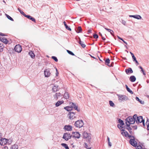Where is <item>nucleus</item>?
Masks as SVG:
<instances>
[{"mask_svg":"<svg viewBox=\"0 0 149 149\" xmlns=\"http://www.w3.org/2000/svg\"><path fill=\"white\" fill-rule=\"evenodd\" d=\"M83 138L88 143H90L91 139V135L90 133H88L84 131L82 133Z\"/></svg>","mask_w":149,"mask_h":149,"instance_id":"f257e3e1","label":"nucleus"},{"mask_svg":"<svg viewBox=\"0 0 149 149\" xmlns=\"http://www.w3.org/2000/svg\"><path fill=\"white\" fill-rule=\"evenodd\" d=\"M134 118L135 119L136 122L137 123H142L143 125L145 126L144 120L143 119L142 116L138 117L136 115H134Z\"/></svg>","mask_w":149,"mask_h":149,"instance_id":"f03ea898","label":"nucleus"},{"mask_svg":"<svg viewBox=\"0 0 149 149\" xmlns=\"http://www.w3.org/2000/svg\"><path fill=\"white\" fill-rule=\"evenodd\" d=\"M84 125L83 121L82 120H79L75 122L74 126L75 127L80 128L82 127Z\"/></svg>","mask_w":149,"mask_h":149,"instance_id":"7ed1b4c3","label":"nucleus"},{"mask_svg":"<svg viewBox=\"0 0 149 149\" xmlns=\"http://www.w3.org/2000/svg\"><path fill=\"white\" fill-rule=\"evenodd\" d=\"M126 121L127 122H126V124L128 127H129L130 124H133L136 121L135 119L134 118V116L133 118L131 117H129L126 119Z\"/></svg>","mask_w":149,"mask_h":149,"instance_id":"20e7f679","label":"nucleus"},{"mask_svg":"<svg viewBox=\"0 0 149 149\" xmlns=\"http://www.w3.org/2000/svg\"><path fill=\"white\" fill-rule=\"evenodd\" d=\"M11 142V140L5 138H2L0 140V144L1 145H4L7 143L10 144Z\"/></svg>","mask_w":149,"mask_h":149,"instance_id":"39448f33","label":"nucleus"},{"mask_svg":"<svg viewBox=\"0 0 149 149\" xmlns=\"http://www.w3.org/2000/svg\"><path fill=\"white\" fill-rule=\"evenodd\" d=\"M117 95L118 96V100L120 102L128 100V97L126 95Z\"/></svg>","mask_w":149,"mask_h":149,"instance_id":"423d86ee","label":"nucleus"},{"mask_svg":"<svg viewBox=\"0 0 149 149\" xmlns=\"http://www.w3.org/2000/svg\"><path fill=\"white\" fill-rule=\"evenodd\" d=\"M72 137V135L68 133H65L63 134V139L66 141H68Z\"/></svg>","mask_w":149,"mask_h":149,"instance_id":"0eeeda50","label":"nucleus"},{"mask_svg":"<svg viewBox=\"0 0 149 149\" xmlns=\"http://www.w3.org/2000/svg\"><path fill=\"white\" fill-rule=\"evenodd\" d=\"M73 106H74V103L72 102H70L69 105L64 107V109L68 111H71L72 110Z\"/></svg>","mask_w":149,"mask_h":149,"instance_id":"6e6552de","label":"nucleus"},{"mask_svg":"<svg viewBox=\"0 0 149 149\" xmlns=\"http://www.w3.org/2000/svg\"><path fill=\"white\" fill-rule=\"evenodd\" d=\"M63 94L61 91H58L56 92L54 95V97L55 99L57 100L58 99L62 97Z\"/></svg>","mask_w":149,"mask_h":149,"instance_id":"1a4fd4ad","label":"nucleus"},{"mask_svg":"<svg viewBox=\"0 0 149 149\" xmlns=\"http://www.w3.org/2000/svg\"><path fill=\"white\" fill-rule=\"evenodd\" d=\"M71 135L73 138L77 139H79L81 137V134L78 132H73Z\"/></svg>","mask_w":149,"mask_h":149,"instance_id":"9d476101","label":"nucleus"},{"mask_svg":"<svg viewBox=\"0 0 149 149\" xmlns=\"http://www.w3.org/2000/svg\"><path fill=\"white\" fill-rule=\"evenodd\" d=\"M121 134L123 136L128 137L129 138H130L131 137V136L129 135L127 132L124 129L121 130Z\"/></svg>","mask_w":149,"mask_h":149,"instance_id":"9b49d317","label":"nucleus"},{"mask_svg":"<svg viewBox=\"0 0 149 149\" xmlns=\"http://www.w3.org/2000/svg\"><path fill=\"white\" fill-rule=\"evenodd\" d=\"M73 127L70 125H66L63 127V129L66 131H71L72 130Z\"/></svg>","mask_w":149,"mask_h":149,"instance_id":"f8f14e48","label":"nucleus"},{"mask_svg":"<svg viewBox=\"0 0 149 149\" xmlns=\"http://www.w3.org/2000/svg\"><path fill=\"white\" fill-rule=\"evenodd\" d=\"M75 113L73 112H69L68 113L69 118L71 120H73L76 118L75 116Z\"/></svg>","mask_w":149,"mask_h":149,"instance_id":"ddd939ff","label":"nucleus"},{"mask_svg":"<svg viewBox=\"0 0 149 149\" xmlns=\"http://www.w3.org/2000/svg\"><path fill=\"white\" fill-rule=\"evenodd\" d=\"M45 76V77H49L51 74L50 71L49 69H46L45 70L44 72Z\"/></svg>","mask_w":149,"mask_h":149,"instance_id":"4468645a","label":"nucleus"},{"mask_svg":"<svg viewBox=\"0 0 149 149\" xmlns=\"http://www.w3.org/2000/svg\"><path fill=\"white\" fill-rule=\"evenodd\" d=\"M133 138H130V143L134 146H136L137 145V143L136 141H135L133 137Z\"/></svg>","mask_w":149,"mask_h":149,"instance_id":"2eb2a0df","label":"nucleus"},{"mask_svg":"<svg viewBox=\"0 0 149 149\" xmlns=\"http://www.w3.org/2000/svg\"><path fill=\"white\" fill-rule=\"evenodd\" d=\"M15 49L16 52H20L22 50V48L20 45H18L15 46Z\"/></svg>","mask_w":149,"mask_h":149,"instance_id":"dca6fc26","label":"nucleus"},{"mask_svg":"<svg viewBox=\"0 0 149 149\" xmlns=\"http://www.w3.org/2000/svg\"><path fill=\"white\" fill-rule=\"evenodd\" d=\"M129 16L130 17H132L137 19H140L142 18V17L140 15H130Z\"/></svg>","mask_w":149,"mask_h":149,"instance_id":"f3484780","label":"nucleus"},{"mask_svg":"<svg viewBox=\"0 0 149 149\" xmlns=\"http://www.w3.org/2000/svg\"><path fill=\"white\" fill-rule=\"evenodd\" d=\"M0 40L5 44H7L8 43V41L7 39L3 37H1L0 38Z\"/></svg>","mask_w":149,"mask_h":149,"instance_id":"a211bd4d","label":"nucleus"},{"mask_svg":"<svg viewBox=\"0 0 149 149\" xmlns=\"http://www.w3.org/2000/svg\"><path fill=\"white\" fill-rule=\"evenodd\" d=\"M64 101L63 100L58 101L55 104V106L56 107H58L63 104Z\"/></svg>","mask_w":149,"mask_h":149,"instance_id":"6ab92c4d","label":"nucleus"},{"mask_svg":"<svg viewBox=\"0 0 149 149\" xmlns=\"http://www.w3.org/2000/svg\"><path fill=\"white\" fill-rule=\"evenodd\" d=\"M73 108H74L78 112H80L81 109L80 108L78 107L76 104L74 103V106H73Z\"/></svg>","mask_w":149,"mask_h":149,"instance_id":"aec40b11","label":"nucleus"},{"mask_svg":"<svg viewBox=\"0 0 149 149\" xmlns=\"http://www.w3.org/2000/svg\"><path fill=\"white\" fill-rule=\"evenodd\" d=\"M110 63V60L109 58H108L105 61V64L106 65H107L110 67L112 66L111 64L109 65Z\"/></svg>","mask_w":149,"mask_h":149,"instance_id":"412c9836","label":"nucleus"},{"mask_svg":"<svg viewBox=\"0 0 149 149\" xmlns=\"http://www.w3.org/2000/svg\"><path fill=\"white\" fill-rule=\"evenodd\" d=\"M61 146L65 149H69V147L67 144L65 143H62L61 144Z\"/></svg>","mask_w":149,"mask_h":149,"instance_id":"4be33fe9","label":"nucleus"},{"mask_svg":"<svg viewBox=\"0 0 149 149\" xmlns=\"http://www.w3.org/2000/svg\"><path fill=\"white\" fill-rule=\"evenodd\" d=\"M4 46L3 43H0V52H2L3 50V48Z\"/></svg>","mask_w":149,"mask_h":149,"instance_id":"5701e85b","label":"nucleus"},{"mask_svg":"<svg viewBox=\"0 0 149 149\" xmlns=\"http://www.w3.org/2000/svg\"><path fill=\"white\" fill-rule=\"evenodd\" d=\"M63 97H64L66 99H68L69 97L68 93L67 92L65 93Z\"/></svg>","mask_w":149,"mask_h":149,"instance_id":"b1692460","label":"nucleus"},{"mask_svg":"<svg viewBox=\"0 0 149 149\" xmlns=\"http://www.w3.org/2000/svg\"><path fill=\"white\" fill-rule=\"evenodd\" d=\"M130 80L132 82H134L136 80V78L134 76H131L130 77Z\"/></svg>","mask_w":149,"mask_h":149,"instance_id":"393cba45","label":"nucleus"},{"mask_svg":"<svg viewBox=\"0 0 149 149\" xmlns=\"http://www.w3.org/2000/svg\"><path fill=\"white\" fill-rule=\"evenodd\" d=\"M136 99L137 101H139L141 104H143L144 103V102L143 101H142L140 99L137 97H136Z\"/></svg>","mask_w":149,"mask_h":149,"instance_id":"a878e982","label":"nucleus"},{"mask_svg":"<svg viewBox=\"0 0 149 149\" xmlns=\"http://www.w3.org/2000/svg\"><path fill=\"white\" fill-rule=\"evenodd\" d=\"M57 87L55 86H54L52 87V91L53 92H55L56 91H57Z\"/></svg>","mask_w":149,"mask_h":149,"instance_id":"bb28decb","label":"nucleus"},{"mask_svg":"<svg viewBox=\"0 0 149 149\" xmlns=\"http://www.w3.org/2000/svg\"><path fill=\"white\" fill-rule=\"evenodd\" d=\"M126 72L127 74H128V73L129 72H130L131 73H132L133 72L132 69L130 68H129L128 69L126 70Z\"/></svg>","mask_w":149,"mask_h":149,"instance_id":"cd10ccee","label":"nucleus"},{"mask_svg":"<svg viewBox=\"0 0 149 149\" xmlns=\"http://www.w3.org/2000/svg\"><path fill=\"white\" fill-rule=\"evenodd\" d=\"M29 54L32 58H34L35 57L34 54L32 51H30L29 52Z\"/></svg>","mask_w":149,"mask_h":149,"instance_id":"c85d7f7f","label":"nucleus"},{"mask_svg":"<svg viewBox=\"0 0 149 149\" xmlns=\"http://www.w3.org/2000/svg\"><path fill=\"white\" fill-rule=\"evenodd\" d=\"M125 86L126 87L127 91L131 94H133V92L126 85Z\"/></svg>","mask_w":149,"mask_h":149,"instance_id":"c756f323","label":"nucleus"},{"mask_svg":"<svg viewBox=\"0 0 149 149\" xmlns=\"http://www.w3.org/2000/svg\"><path fill=\"white\" fill-rule=\"evenodd\" d=\"M82 31V29L81 27L79 26L78 27L77 29V30L76 31L77 33H79L81 32Z\"/></svg>","mask_w":149,"mask_h":149,"instance_id":"7c9ffc66","label":"nucleus"},{"mask_svg":"<svg viewBox=\"0 0 149 149\" xmlns=\"http://www.w3.org/2000/svg\"><path fill=\"white\" fill-rule=\"evenodd\" d=\"M18 146L17 145H14L12 146L11 147V149H18Z\"/></svg>","mask_w":149,"mask_h":149,"instance_id":"2f4dec72","label":"nucleus"},{"mask_svg":"<svg viewBox=\"0 0 149 149\" xmlns=\"http://www.w3.org/2000/svg\"><path fill=\"white\" fill-rule=\"evenodd\" d=\"M79 43L84 48L86 47V45L84 44V43L81 41H80Z\"/></svg>","mask_w":149,"mask_h":149,"instance_id":"473e14b6","label":"nucleus"},{"mask_svg":"<svg viewBox=\"0 0 149 149\" xmlns=\"http://www.w3.org/2000/svg\"><path fill=\"white\" fill-rule=\"evenodd\" d=\"M118 127L121 130L123 129V128H124V127L122 125H121V124H120V123L118 125Z\"/></svg>","mask_w":149,"mask_h":149,"instance_id":"72a5a7b5","label":"nucleus"},{"mask_svg":"<svg viewBox=\"0 0 149 149\" xmlns=\"http://www.w3.org/2000/svg\"><path fill=\"white\" fill-rule=\"evenodd\" d=\"M119 122L120 124H121V125H122L124 127L125 124L124 123H123V121L121 120H119Z\"/></svg>","mask_w":149,"mask_h":149,"instance_id":"f704fd0d","label":"nucleus"},{"mask_svg":"<svg viewBox=\"0 0 149 149\" xmlns=\"http://www.w3.org/2000/svg\"><path fill=\"white\" fill-rule=\"evenodd\" d=\"M109 104L110 106L112 107H114L115 105L114 103L111 101H109Z\"/></svg>","mask_w":149,"mask_h":149,"instance_id":"c9c22d12","label":"nucleus"},{"mask_svg":"<svg viewBox=\"0 0 149 149\" xmlns=\"http://www.w3.org/2000/svg\"><path fill=\"white\" fill-rule=\"evenodd\" d=\"M6 15L8 19H9L10 20L12 21H13V19L12 17H11L10 16H9V15L6 14Z\"/></svg>","mask_w":149,"mask_h":149,"instance_id":"e433bc0d","label":"nucleus"},{"mask_svg":"<svg viewBox=\"0 0 149 149\" xmlns=\"http://www.w3.org/2000/svg\"><path fill=\"white\" fill-rule=\"evenodd\" d=\"M105 29H106V30H107L108 31L110 32V33L112 35H113V31L112 30H111L110 29H106V28H105Z\"/></svg>","mask_w":149,"mask_h":149,"instance_id":"4c0bfd02","label":"nucleus"},{"mask_svg":"<svg viewBox=\"0 0 149 149\" xmlns=\"http://www.w3.org/2000/svg\"><path fill=\"white\" fill-rule=\"evenodd\" d=\"M67 52L70 54L72 55H74V54L71 51H70L68 50H67Z\"/></svg>","mask_w":149,"mask_h":149,"instance_id":"58836bf2","label":"nucleus"},{"mask_svg":"<svg viewBox=\"0 0 149 149\" xmlns=\"http://www.w3.org/2000/svg\"><path fill=\"white\" fill-rule=\"evenodd\" d=\"M18 10L20 12V13L21 14L23 15L24 16H25V15H26L23 12V11H22L21 10H20V9H19V8L18 9Z\"/></svg>","mask_w":149,"mask_h":149,"instance_id":"ea45409f","label":"nucleus"},{"mask_svg":"<svg viewBox=\"0 0 149 149\" xmlns=\"http://www.w3.org/2000/svg\"><path fill=\"white\" fill-rule=\"evenodd\" d=\"M52 58L55 61H58V59L57 58L54 56H53L52 57Z\"/></svg>","mask_w":149,"mask_h":149,"instance_id":"a19ab883","label":"nucleus"},{"mask_svg":"<svg viewBox=\"0 0 149 149\" xmlns=\"http://www.w3.org/2000/svg\"><path fill=\"white\" fill-rule=\"evenodd\" d=\"M98 35L96 34H94L93 35V37L95 38H98Z\"/></svg>","mask_w":149,"mask_h":149,"instance_id":"79ce46f5","label":"nucleus"},{"mask_svg":"<svg viewBox=\"0 0 149 149\" xmlns=\"http://www.w3.org/2000/svg\"><path fill=\"white\" fill-rule=\"evenodd\" d=\"M25 16L29 19H30L32 17L31 16L29 15H25Z\"/></svg>","mask_w":149,"mask_h":149,"instance_id":"37998d69","label":"nucleus"},{"mask_svg":"<svg viewBox=\"0 0 149 149\" xmlns=\"http://www.w3.org/2000/svg\"><path fill=\"white\" fill-rule=\"evenodd\" d=\"M108 144L109 146L111 147V142L109 141V138H108Z\"/></svg>","mask_w":149,"mask_h":149,"instance_id":"c03bdc74","label":"nucleus"},{"mask_svg":"<svg viewBox=\"0 0 149 149\" xmlns=\"http://www.w3.org/2000/svg\"><path fill=\"white\" fill-rule=\"evenodd\" d=\"M65 27L67 29H68L70 31H71V29L69 27H68L67 25L66 26H65Z\"/></svg>","mask_w":149,"mask_h":149,"instance_id":"a18cd8bd","label":"nucleus"},{"mask_svg":"<svg viewBox=\"0 0 149 149\" xmlns=\"http://www.w3.org/2000/svg\"><path fill=\"white\" fill-rule=\"evenodd\" d=\"M85 147L87 148V149H91V148H88V145L86 143H85Z\"/></svg>","mask_w":149,"mask_h":149,"instance_id":"49530a36","label":"nucleus"},{"mask_svg":"<svg viewBox=\"0 0 149 149\" xmlns=\"http://www.w3.org/2000/svg\"><path fill=\"white\" fill-rule=\"evenodd\" d=\"M56 76H58V72L57 71V70L56 68Z\"/></svg>","mask_w":149,"mask_h":149,"instance_id":"de8ad7c7","label":"nucleus"},{"mask_svg":"<svg viewBox=\"0 0 149 149\" xmlns=\"http://www.w3.org/2000/svg\"><path fill=\"white\" fill-rule=\"evenodd\" d=\"M142 147L140 146H138L136 147V149H141Z\"/></svg>","mask_w":149,"mask_h":149,"instance_id":"09e8293b","label":"nucleus"},{"mask_svg":"<svg viewBox=\"0 0 149 149\" xmlns=\"http://www.w3.org/2000/svg\"><path fill=\"white\" fill-rule=\"evenodd\" d=\"M30 19L31 20L33 21L34 22H35V19H34V18H33L32 17H31Z\"/></svg>","mask_w":149,"mask_h":149,"instance_id":"8fccbe9b","label":"nucleus"},{"mask_svg":"<svg viewBox=\"0 0 149 149\" xmlns=\"http://www.w3.org/2000/svg\"><path fill=\"white\" fill-rule=\"evenodd\" d=\"M149 123V119H147V121L146 123V125H148Z\"/></svg>","mask_w":149,"mask_h":149,"instance_id":"3c124183","label":"nucleus"},{"mask_svg":"<svg viewBox=\"0 0 149 149\" xmlns=\"http://www.w3.org/2000/svg\"><path fill=\"white\" fill-rule=\"evenodd\" d=\"M132 57L133 59V61H136V57H135V56H133V57Z\"/></svg>","mask_w":149,"mask_h":149,"instance_id":"603ef678","label":"nucleus"},{"mask_svg":"<svg viewBox=\"0 0 149 149\" xmlns=\"http://www.w3.org/2000/svg\"><path fill=\"white\" fill-rule=\"evenodd\" d=\"M135 61V62L136 63V65H138L139 64V63L137 61V60H136V61Z\"/></svg>","mask_w":149,"mask_h":149,"instance_id":"864d4df0","label":"nucleus"},{"mask_svg":"<svg viewBox=\"0 0 149 149\" xmlns=\"http://www.w3.org/2000/svg\"><path fill=\"white\" fill-rule=\"evenodd\" d=\"M130 53L131 54L132 57L134 56V54L132 53L131 52H130Z\"/></svg>","mask_w":149,"mask_h":149,"instance_id":"5fc2aeb1","label":"nucleus"},{"mask_svg":"<svg viewBox=\"0 0 149 149\" xmlns=\"http://www.w3.org/2000/svg\"><path fill=\"white\" fill-rule=\"evenodd\" d=\"M8 148L7 147V146H5L3 148V149H8Z\"/></svg>","mask_w":149,"mask_h":149,"instance_id":"6e6d98bb","label":"nucleus"},{"mask_svg":"<svg viewBox=\"0 0 149 149\" xmlns=\"http://www.w3.org/2000/svg\"><path fill=\"white\" fill-rule=\"evenodd\" d=\"M126 22L125 21H123L122 23L124 24V25H125V24H126Z\"/></svg>","mask_w":149,"mask_h":149,"instance_id":"4d7b16f0","label":"nucleus"},{"mask_svg":"<svg viewBox=\"0 0 149 149\" xmlns=\"http://www.w3.org/2000/svg\"><path fill=\"white\" fill-rule=\"evenodd\" d=\"M147 129L148 130H149V123L148 125H147Z\"/></svg>","mask_w":149,"mask_h":149,"instance_id":"13d9d810","label":"nucleus"},{"mask_svg":"<svg viewBox=\"0 0 149 149\" xmlns=\"http://www.w3.org/2000/svg\"><path fill=\"white\" fill-rule=\"evenodd\" d=\"M118 38L119 39H120L121 40H123L122 38H120V37H119V36H118Z\"/></svg>","mask_w":149,"mask_h":149,"instance_id":"bf43d9fd","label":"nucleus"},{"mask_svg":"<svg viewBox=\"0 0 149 149\" xmlns=\"http://www.w3.org/2000/svg\"><path fill=\"white\" fill-rule=\"evenodd\" d=\"M124 42V43H125V44H127V43L125 42V41L123 40H122Z\"/></svg>","mask_w":149,"mask_h":149,"instance_id":"052dcab7","label":"nucleus"},{"mask_svg":"<svg viewBox=\"0 0 149 149\" xmlns=\"http://www.w3.org/2000/svg\"><path fill=\"white\" fill-rule=\"evenodd\" d=\"M63 23H64V25L65 26H66V25H67L66 24V23H65V22H63Z\"/></svg>","mask_w":149,"mask_h":149,"instance_id":"680f3d73","label":"nucleus"},{"mask_svg":"<svg viewBox=\"0 0 149 149\" xmlns=\"http://www.w3.org/2000/svg\"><path fill=\"white\" fill-rule=\"evenodd\" d=\"M139 68H140L141 69V70H142V69H143L141 67V66L139 67Z\"/></svg>","mask_w":149,"mask_h":149,"instance_id":"e2e57ef3","label":"nucleus"},{"mask_svg":"<svg viewBox=\"0 0 149 149\" xmlns=\"http://www.w3.org/2000/svg\"><path fill=\"white\" fill-rule=\"evenodd\" d=\"M139 68H140L141 69V70H142V69H143L141 67V66L139 67Z\"/></svg>","mask_w":149,"mask_h":149,"instance_id":"0e129e2a","label":"nucleus"},{"mask_svg":"<svg viewBox=\"0 0 149 149\" xmlns=\"http://www.w3.org/2000/svg\"><path fill=\"white\" fill-rule=\"evenodd\" d=\"M91 32V30H89L88 31V32L89 33H90Z\"/></svg>","mask_w":149,"mask_h":149,"instance_id":"69168bd1","label":"nucleus"},{"mask_svg":"<svg viewBox=\"0 0 149 149\" xmlns=\"http://www.w3.org/2000/svg\"><path fill=\"white\" fill-rule=\"evenodd\" d=\"M143 73V74L144 75H145L146 74L145 73V72H142Z\"/></svg>","mask_w":149,"mask_h":149,"instance_id":"338daca9","label":"nucleus"},{"mask_svg":"<svg viewBox=\"0 0 149 149\" xmlns=\"http://www.w3.org/2000/svg\"><path fill=\"white\" fill-rule=\"evenodd\" d=\"M141 71L143 72H144V71L143 70V69H142V70H141Z\"/></svg>","mask_w":149,"mask_h":149,"instance_id":"774afa93","label":"nucleus"}]
</instances>
